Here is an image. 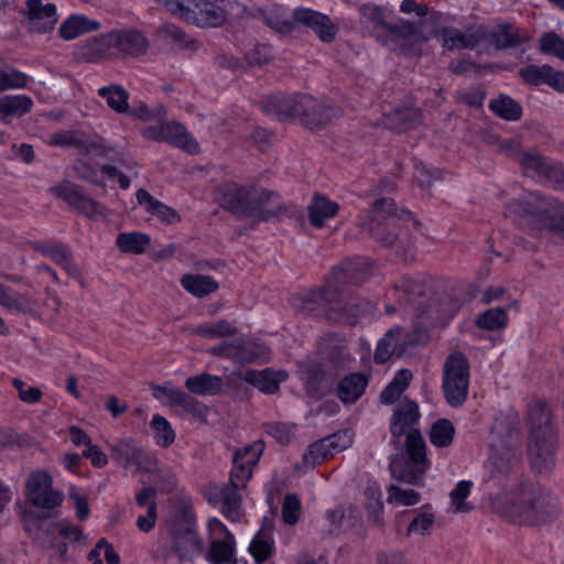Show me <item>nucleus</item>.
Listing matches in <instances>:
<instances>
[{"instance_id":"obj_1","label":"nucleus","mask_w":564,"mask_h":564,"mask_svg":"<svg viewBox=\"0 0 564 564\" xmlns=\"http://www.w3.org/2000/svg\"><path fill=\"white\" fill-rule=\"evenodd\" d=\"M400 11L423 17V7L413 0H403ZM360 23L382 47L405 55H420L423 43V24L402 19L386 7L368 2L359 7Z\"/></svg>"},{"instance_id":"obj_2","label":"nucleus","mask_w":564,"mask_h":564,"mask_svg":"<svg viewBox=\"0 0 564 564\" xmlns=\"http://www.w3.org/2000/svg\"><path fill=\"white\" fill-rule=\"evenodd\" d=\"M491 509L502 518L529 524L549 523L561 513L557 497L531 480H521L510 492L495 496Z\"/></svg>"},{"instance_id":"obj_3","label":"nucleus","mask_w":564,"mask_h":564,"mask_svg":"<svg viewBox=\"0 0 564 564\" xmlns=\"http://www.w3.org/2000/svg\"><path fill=\"white\" fill-rule=\"evenodd\" d=\"M492 435L497 442L491 445L492 451L484 465L482 481L488 490H501L500 492H491V498L500 494L510 492L521 481L512 484L517 479L518 467L520 463L519 455L512 448L513 443L518 438V430L516 421L509 422L505 433V422L497 419L491 429Z\"/></svg>"},{"instance_id":"obj_4","label":"nucleus","mask_w":564,"mask_h":564,"mask_svg":"<svg viewBox=\"0 0 564 564\" xmlns=\"http://www.w3.org/2000/svg\"><path fill=\"white\" fill-rule=\"evenodd\" d=\"M221 206L234 213L268 221L286 213L278 194L261 191L254 198L250 191L236 184L227 185L220 198Z\"/></svg>"},{"instance_id":"obj_5","label":"nucleus","mask_w":564,"mask_h":564,"mask_svg":"<svg viewBox=\"0 0 564 564\" xmlns=\"http://www.w3.org/2000/svg\"><path fill=\"white\" fill-rule=\"evenodd\" d=\"M321 302L328 319L347 325H355L360 316L370 308V303L359 297L340 292L335 285L313 292L302 300L300 308L307 314L314 312V303Z\"/></svg>"},{"instance_id":"obj_6","label":"nucleus","mask_w":564,"mask_h":564,"mask_svg":"<svg viewBox=\"0 0 564 564\" xmlns=\"http://www.w3.org/2000/svg\"><path fill=\"white\" fill-rule=\"evenodd\" d=\"M229 0H182L175 17L198 28L221 26L228 18Z\"/></svg>"},{"instance_id":"obj_7","label":"nucleus","mask_w":564,"mask_h":564,"mask_svg":"<svg viewBox=\"0 0 564 564\" xmlns=\"http://www.w3.org/2000/svg\"><path fill=\"white\" fill-rule=\"evenodd\" d=\"M390 471L394 479L412 485L420 482L423 477V436L420 430L414 429L406 434L404 454L391 460Z\"/></svg>"},{"instance_id":"obj_8","label":"nucleus","mask_w":564,"mask_h":564,"mask_svg":"<svg viewBox=\"0 0 564 564\" xmlns=\"http://www.w3.org/2000/svg\"><path fill=\"white\" fill-rule=\"evenodd\" d=\"M443 390L452 408L462 406L468 397L469 365L466 357L456 352L448 357L444 367Z\"/></svg>"},{"instance_id":"obj_9","label":"nucleus","mask_w":564,"mask_h":564,"mask_svg":"<svg viewBox=\"0 0 564 564\" xmlns=\"http://www.w3.org/2000/svg\"><path fill=\"white\" fill-rule=\"evenodd\" d=\"M523 213L531 215L543 227L564 237V205L553 198L531 193L523 197Z\"/></svg>"},{"instance_id":"obj_10","label":"nucleus","mask_w":564,"mask_h":564,"mask_svg":"<svg viewBox=\"0 0 564 564\" xmlns=\"http://www.w3.org/2000/svg\"><path fill=\"white\" fill-rule=\"evenodd\" d=\"M536 425L534 434L530 437L528 449L529 460L532 468L539 473H550L556 463L557 437L555 431H542Z\"/></svg>"},{"instance_id":"obj_11","label":"nucleus","mask_w":564,"mask_h":564,"mask_svg":"<svg viewBox=\"0 0 564 564\" xmlns=\"http://www.w3.org/2000/svg\"><path fill=\"white\" fill-rule=\"evenodd\" d=\"M519 162L527 176L538 183L564 189V165L549 162L539 153H519Z\"/></svg>"},{"instance_id":"obj_12","label":"nucleus","mask_w":564,"mask_h":564,"mask_svg":"<svg viewBox=\"0 0 564 564\" xmlns=\"http://www.w3.org/2000/svg\"><path fill=\"white\" fill-rule=\"evenodd\" d=\"M148 140L167 142L189 153L198 152V143L191 137L184 126L176 121H160L142 130Z\"/></svg>"},{"instance_id":"obj_13","label":"nucleus","mask_w":564,"mask_h":564,"mask_svg":"<svg viewBox=\"0 0 564 564\" xmlns=\"http://www.w3.org/2000/svg\"><path fill=\"white\" fill-rule=\"evenodd\" d=\"M30 502L42 509H53L63 501V494L52 488V477L44 470L32 473L26 481Z\"/></svg>"},{"instance_id":"obj_14","label":"nucleus","mask_w":564,"mask_h":564,"mask_svg":"<svg viewBox=\"0 0 564 564\" xmlns=\"http://www.w3.org/2000/svg\"><path fill=\"white\" fill-rule=\"evenodd\" d=\"M52 194L93 219L105 217V210L96 200L83 193L79 186L64 182L51 188Z\"/></svg>"},{"instance_id":"obj_15","label":"nucleus","mask_w":564,"mask_h":564,"mask_svg":"<svg viewBox=\"0 0 564 564\" xmlns=\"http://www.w3.org/2000/svg\"><path fill=\"white\" fill-rule=\"evenodd\" d=\"M205 496L209 502L223 506V514L229 521L238 522L241 519V496L235 487L218 484L209 485L205 489Z\"/></svg>"},{"instance_id":"obj_16","label":"nucleus","mask_w":564,"mask_h":564,"mask_svg":"<svg viewBox=\"0 0 564 564\" xmlns=\"http://www.w3.org/2000/svg\"><path fill=\"white\" fill-rule=\"evenodd\" d=\"M292 19L295 23L310 28L325 43L333 42L338 32L337 25L326 14L308 8L295 9Z\"/></svg>"},{"instance_id":"obj_17","label":"nucleus","mask_w":564,"mask_h":564,"mask_svg":"<svg viewBox=\"0 0 564 564\" xmlns=\"http://www.w3.org/2000/svg\"><path fill=\"white\" fill-rule=\"evenodd\" d=\"M113 43L112 31L89 37L78 45V56L88 63L117 58Z\"/></svg>"},{"instance_id":"obj_18","label":"nucleus","mask_w":564,"mask_h":564,"mask_svg":"<svg viewBox=\"0 0 564 564\" xmlns=\"http://www.w3.org/2000/svg\"><path fill=\"white\" fill-rule=\"evenodd\" d=\"M442 35L444 46L448 50H471L486 40L487 30L482 24H471L464 30L444 29Z\"/></svg>"},{"instance_id":"obj_19","label":"nucleus","mask_w":564,"mask_h":564,"mask_svg":"<svg viewBox=\"0 0 564 564\" xmlns=\"http://www.w3.org/2000/svg\"><path fill=\"white\" fill-rule=\"evenodd\" d=\"M301 107L303 109L313 107L311 96H273L270 97L264 104V110L268 113L275 116L280 120H286L290 118L299 119Z\"/></svg>"},{"instance_id":"obj_20","label":"nucleus","mask_w":564,"mask_h":564,"mask_svg":"<svg viewBox=\"0 0 564 564\" xmlns=\"http://www.w3.org/2000/svg\"><path fill=\"white\" fill-rule=\"evenodd\" d=\"M109 448L111 458L126 469L131 466L141 469L150 459L144 449L132 438L109 444Z\"/></svg>"},{"instance_id":"obj_21","label":"nucleus","mask_w":564,"mask_h":564,"mask_svg":"<svg viewBox=\"0 0 564 564\" xmlns=\"http://www.w3.org/2000/svg\"><path fill=\"white\" fill-rule=\"evenodd\" d=\"M519 76L528 85H547L557 91H564V72L555 70L547 64L541 66L531 64L521 67Z\"/></svg>"},{"instance_id":"obj_22","label":"nucleus","mask_w":564,"mask_h":564,"mask_svg":"<svg viewBox=\"0 0 564 564\" xmlns=\"http://www.w3.org/2000/svg\"><path fill=\"white\" fill-rule=\"evenodd\" d=\"M29 28L32 32L47 33L54 30L58 17L53 3L42 0H26Z\"/></svg>"},{"instance_id":"obj_23","label":"nucleus","mask_w":564,"mask_h":564,"mask_svg":"<svg viewBox=\"0 0 564 564\" xmlns=\"http://www.w3.org/2000/svg\"><path fill=\"white\" fill-rule=\"evenodd\" d=\"M112 36L117 58L140 56L149 47L147 37L135 30L112 31Z\"/></svg>"},{"instance_id":"obj_24","label":"nucleus","mask_w":564,"mask_h":564,"mask_svg":"<svg viewBox=\"0 0 564 564\" xmlns=\"http://www.w3.org/2000/svg\"><path fill=\"white\" fill-rule=\"evenodd\" d=\"M420 416L419 404L406 397L402 398L393 409L390 433L395 438L402 436L406 429L419 422Z\"/></svg>"},{"instance_id":"obj_25","label":"nucleus","mask_w":564,"mask_h":564,"mask_svg":"<svg viewBox=\"0 0 564 564\" xmlns=\"http://www.w3.org/2000/svg\"><path fill=\"white\" fill-rule=\"evenodd\" d=\"M31 247L44 257H48L56 264L61 265L72 276L79 275L78 268L72 261V252L64 243H55L51 241H35Z\"/></svg>"},{"instance_id":"obj_26","label":"nucleus","mask_w":564,"mask_h":564,"mask_svg":"<svg viewBox=\"0 0 564 564\" xmlns=\"http://www.w3.org/2000/svg\"><path fill=\"white\" fill-rule=\"evenodd\" d=\"M459 310V303L446 292L431 296L425 305V315L433 324H446Z\"/></svg>"},{"instance_id":"obj_27","label":"nucleus","mask_w":564,"mask_h":564,"mask_svg":"<svg viewBox=\"0 0 564 564\" xmlns=\"http://www.w3.org/2000/svg\"><path fill=\"white\" fill-rule=\"evenodd\" d=\"M227 343V358L239 362H253L268 360L269 351L265 347L248 341L243 337Z\"/></svg>"},{"instance_id":"obj_28","label":"nucleus","mask_w":564,"mask_h":564,"mask_svg":"<svg viewBox=\"0 0 564 564\" xmlns=\"http://www.w3.org/2000/svg\"><path fill=\"white\" fill-rule=\"evenodd\" d=\"M239 378L259 389L267 394H273L279 390V384L286 380L288 373L285 371H273L271 369L264 370H248L245 373H239Z\"/></svg>"},{"instance_id":"obj_29","label":"nucleus","mask_w":564,"mask_h":564,"mask_svg":"<svg viewBox=\"0 0 564 564\" xmlns=\"http://www.w3.org/2000/svg\"><path fill=\"white\" fill-rule=\"evenodd\" d=\"M369 263L365 259H352L334 268L335 284H358L366 281Z\"/></svg>"},{"instance_id":"obj_30","label":"nucleus","mask_w":564,"mask_h":564,"mask_svg":"<svg viewBox=\"0 0 564 564\" xmlns=\"http://www.w3.org/2000/svg\"><path fill=\"white\" fill-rule=\"evenodd\" d=\"M51 143L74 148L80 154H88L99 148V143L83 131H59L51 137Z\"/></svg>"},{"instance_id":"obj_31","label":"nucleus","mask_w":564,"mask_h":564,"mask_svg":"<svg viewBox=\"0 0 564 564\" xmlns=\"http://www.w3.org/2000/svg\"><path fill=\"white\" fill-rule=\"evenodd\" d=\"M33 100L24 95H8L0 98V121L9 123L12 118L30 112Z\"/></svg>"},{"instance_id":"obj_32","label":"nucleus","mask_w":564,"mask_h":564,"mask_svg":"<svg viewBox=\"0 0 564 564\" xmlns=\"http://www.w3.org/2000/svg\"><path fill=\"white\" fill-rule=\"evenodd\" d=\"M367 386V376L354 372L339 381L337 395L344 403H354L364 394Z\"/></svg>"},{"instance_id":"obj_33","label":"nucleus","mask_w":564,"mask_h":564,"mask_svg":"<svg viewBox=\"0 0 564 564\" xmlns=\"http://www.w3.org/2000/svg\"><path fill=\"white\" fill-rule=\"evenodd\" d=\"M392 216H397L398 220L404 223H412L413 227L419 229V220L413 219L412 214L409 210L397 212L395 203L392 198H380L375 200L372 205L371 218L372 223H380L381 220L388 221Z\"/></svg>"},{"instance_id":"obj_34","label":"nucleus","mask_w":564,"mask_h":564,"mask_svg":"<svg viewBox=\"0 0 564 564\" xmlns=\"http://www.w3.org/2000/svg\"><path fill=\"white\" fill-rule=\"evenodd\" d=\"M339 206L325 196L315 195L307 207L308 220L315 228L324 226L327 219L334 218L338 213Z\"/></svg>"},{"instance_id":"obj_35","label":"nucleus","mask_w":564,"mask_h":564,"mask_svg":"<svg viewBox=\"0 0 564 564\" xmlns=\"http://www.w3.org/2000/svg\"><path fill=\"white\" fill-rule=\"evenodd\" d=\"M311 100L313 102V107H308L307 109H303L301 107L299 119L302 124L310 129L321 128L330 121L334 116V111L332 108L317 101L312 96Z\"/></svg>"},{"instance_id":"obj_36","label":"nucleus","mask_w":564,"mask_h":564,"mask_svg":"<svg viewBox=\"0 0 564 564\" xmlns=\"http://www.w3.org/2000/svg\"><path fill=\"white\" fill-rule=\"evenodd\" d=\"M185 387L189 392L194 394L214 395L221 390L223 380L220 377L205 372L187 378L185 381Z\"/></svg>"},{"instance_id":"obj_37","label":"nucleus","mask_w":564,"mask_h":564,"mask_svg":"<svg viewBox=\"0 0 564 564\" xmlns=\"http://www.w3.org/2000/svg\"><path fill=\"white\" fill-rule=\"evenodd\" d=\"M402 335L403 328L401 327H394L384 334V336L379 340L375 351V361L377 364H384L394 354L402 352V349L398 351V347L402 338Z\"/></svg>"},{"instance_id":"obj_38","label":"nucleus","mask_w":564,"mask_h":564,"mask_svg":"<svg viewBox=\"0 0 564 564\" xmlns=\"http://www.w3.org/2000/svg\"><path fill=\"white\" fill-rule=\"evenodd\" d=\"M455 426L448 419H436L430 426L429 438L433 446L447 448L453 444Z\"/></svg>"},{"instance_id":"obj_39","label":"nucleus","mask_w":564,"mask_h":564,"mask_svg":"<svg viewBox=\"0 0 564 564\" xmlns=\"http://www.w3.org/2000/svg\"><path fill=\"white\" fill-rule=\"evenodd\" d=\"M100 23L84 15H72L59 26V34L64 40H73L85 32L98 30Z\"/></svg>"},{"instance_id":"obj_40","label":"nucleus","mask_w":564,"mask_h":564,"mask_svg":"<svg viewBox=\"0 0 564 564\" xmlns=\"http://www.w3.org/2000/svg\"><path fill=\"white\" fill-rule=\"evenodd\" d=\"M173 545L181 557H187L200 550V541L191 527L178 529L173 533Z\"/></svg>"},{"instance_id":"obj_41","label":"nucleus","mask_w":564,"mask_h":564,"mask_svg":"<svg viewBox=\"0 0 564 564\" xmlns=\"http://www.w3.org/2000/svg\"><path fill=\"white\" fill-rule=\"evenodd\" d=\"M98 95L104 98L113 111L117 113H127L129 111V93L120 85H109L98 89Z\"/></svg>"},{"instance_id":"obj_42","label":"nucleus","mask_w":564,"mask_h":564,"mask_svg":"<svg viewBox=\"0 0 564 564\" xmlns=\"http://www.w3.org/2000/svg\"><path fill=\"white\" fill-rule=\"evenodd\" d=\"M528 421L530 424L531 435L534 434L536 425H541L540 429L542 431H555L552 423L551 410L549 405L541 400H534L529 404Z\"/></svg>"},{"instance_id":"obj_43","label":"nucleus","mask_w":564,"mask_h":564,"mask_svg":"<svg viewBox=\"0 0 564 564\" xmlns=\"http://www.w3.org/2000/svg\"><path fill=\"white\" fill-rule=\"evenodd\" d=\"M412 378L410 370L401 369L397 372L393 380L383 389L380 400L383 404H392L401 400V394L409 386Z\"/></svg>"},{"instance_id":"obj_44","label":"nucleus","mask_w":564,"mask_h":564,"mask_svg":"<svg viewBox=\"0 0 564 564\" xmlns=\"http://www.w3.org/2000/svg\"><path fill=\"white\" fill-rule=\"evenodd\" d=\"M2 306L7 310L28 315H36L39 313V302L36 299L28 294L11 292L10 290H8Z\"/></svg>"},{"instance_id":"obj_45","label":"nucleus","mask_w":564,"mask_h":564,"mask_svg":"<svg viewBox=\"0 0 564 564\" xmlns=\"http://www.w3.org/2000/svg\"><path fill=\"white\" fill-rule=\"evenodd\" d=\"M182 286L193 295L203 297L218 290V283L208 275H186L182 279Z\"/></svg>"},{"instance_id":"obj_46","label":"nucleus","mask_w":564,"mask_h":564,"mask_svg":"<svg viewBox=\"0 0 564 564\" xmlns=\"http://www.w3.org/2000/svg\"><path fill=\"white\" fill-rule=\"evenodd\" d=\"M116 243L123 252L140 254L150 243V237L139 231L121 232L117 236Z\"/></svg>"},{"instance_id":"obj_47","label":"nucleus","mask_w":564,"mask_h":564,"mask_svg":"<svg viewBox=\"0 0 564 564\" xmlns=\"http://www.w3.org/2000/svg\"><path fill=\"white\" fill-rule=\"evenodd\" d=\"M237 332V328L225 319L205 323L192 329L193 334L212 339L235 336Z\"/></svg>"},{"instance_id":"obj_48","label":"nucleus","mask_w":564,"mask_h":564,"mask_svg":"<svg viewBox=\"0 0 564 564\" xmlns=\"http://www.w3.org/2000/svg\"><path fill=\"white\" fill-rule=\"evenodd\" d=\"M171 406L180 415L188 414L200 420L207 415V406L184 391L181 392Z\"/></svg>"},{"instance_id":"obj_49","label":"nucleus","mask_w":564,"mask_h":564,"mask_svg":"<svg viewBox=\"0 0 564 564\" xmlns=\"http://www.w3.org/2000/svg\"><path fill=\"white\" fill-rule=\"evenodd\" d=\"M398 217L392 216L386 223H372L371 235L372 237L383 247H392L398 240L399 235L394 232V229L399 225Z\"/></svg>"},{"instance_id":"obj_50","label":"nucleus","mask_w":564,"mask_h":564,"mask_svg":"<svg viewBox=\"0 0 564 564\" xmlns=\"http://www.w3.org/2000/svg\"><path fill=\"white\" fill-rule=\"evenodd\" d=\"M489 108L495 115L509 121L518 120L522 115L521 106L508 96H500L491 100Z\"/></svg>"},{"instance_id":"obj_51","label":"nucleus","mask_w":564,"mask_h":564,"mask_svg":"<svg viewBox=\"0 0 564 564\" xmlns=\"http://www.w3.org/2000/svg\"><path fill=\"white\" fill-rule=\"evenodd\" d=\"M491 42L496 48L506 50L518 46L522 37L511 25L501 24L491 33Z\"/></svg>"},{"instance_id":"obj_52","label":"nucleus","mask_w":564,"mask_h":564,"mask_svg":"<svg viewBox=\"0 0 564 564\" xmlns=\"http://www.w3.org/2000/svg\"><path fill=\"white\" fill-rule=\"evenodd\" d=\"M419 111L413 108L397 110L384 118L386 127L395 131L408 130L417 119Z\"/></svg>"},{"instance_id":"obj_53","label":"nucleus","mask_w":564,"mask_h":564,"mask_svg":"<svg viewBox=\"0 0 564 564\" xmlns=\"http://www.w3.org/2000/svg\"><path fill=\"white\" fill-rule=\"evenodd\" d=\"M235 552V540H213L208 551V560L213 564H227Z\"/></svg>"},{"instance_id":"obj_54","label":"nucleus","mask_w":564,"mask_h":564,"mask_svg":"<svg viewBox=\"0 0 564 564\" xmlns=\"http://www.w3.org/2000/svg\"><path fill=\"white\" fill-rule=\"evenodd\" d=\"M151 427L154 431L156 444L161 447L166 448L175 441V432L164 416L154 414L151 421Z\"/></svg>"},{"instance_id":"obj_55","label":"nucleus","mask_w":564,"mask_h":564,"mask_svg":"<svg viewBox=\"0 0 564 564\" xmlns=\"http://www.w3.org/2000/svg\"><path fill=\"white\" fill-rule=\"evenodd\" d=\"M508 321L503 308H490L479 314L476 318V325L487 330H497L506 326Z\"/></svg>"},{"instance_id":"obj_56","label":"nucleus","mask_w":564,"mask_h":564,"mask_svg":"<svg viewBox=\"0 0 564 564\" xmlns=\"http://www.w3.org/2000/svg\"><path fill=\"white\" fill-rule=\"evenodd\" d=\"M539 47L543 54L564 61V39L556 32L544 33L540 39Z\"/></svg>"},{"instance_id":"obj_57","label":"nucleus","mask_w":564,"mask_h":564,"mask_svg":"<svg viewBox=\"0 0 564 564\" xmlns=\"http://www.w3.org/2000/svg\"><path fill=\"white\" fill-rule=\"evenodd\" d=\"M28 85V76L13 68L0 67V91L20 89Z\"/></svg>"},{"instance_id":"obj_58","label":"nucleus","mask_w":564,"mask_h":564,"mask_svg":"<svg viewBox=\"0 0 564 564\" xmlns=\"http://www.w3.org/2000/svg\"><path fill=\"white\" fill-rule=\"evenodd\" d=\"M471 487V481L460 480L451 491L449 497L455 511L465 513L471 510V506L466 502V498L469 496Z\"/></svg>"},{"instance_id":"obj_59","label":"nucleus","mask_w":564,"mask_h":564,"mask_svg":"<svg viewBox=\"0 0 564 564\" xmlns=\"http://www.w3.org/2000/svg\"><path fill=\"white\" fill-rule=\"evenodd\" d=\"M262 19L269 28L279 33L286 34L294 29V20L291 21L282 18L276 9L263 11Z\"/></svg>"},{"instance_id":"obj_60","label":"nucleus","mask_w":564,"mask_h":564,"mask_svg":"<svg viewBox=\"0 0 564 564\" xmlns=\"http://www.w3.org/2000/svg\"><path fill=\"white\" fill-rule=\"evenodd\" d=\"M232 469L230 471V479L227 484H221L223 486H232L235 489H242L247 486L248 480L251 478L252 475V467L239 463L236 460H232Z\"/></svg>"},{"instance_id":"obj_61","label":"nucleus","mask_w":564,"mask_h":564,"mask_svg":"<svg viewBox=\"0 0 564 564\" xmlns=\"http://www.w3.org/2000/svg\"><path fill=\"white\" fill-rule=\"evenodd\" d=\"M301 516V501L294 494H288L283 499L282 505V519L289 524H295Z\"/></svg>"},{"instance_id":"obj_62","label":"nucleus","mask_w":564,"mask_h":564,"mask_svg":"<svg viewBox=\"0 0 564 564\" xmlns=\"http://www.w3.org/2000/svg\"><path fill=\"white\" fill-rule=\"evenodd\" d=\"M333 455L334 452L330 446H328V443L322 440L310 446L307 453L304 454L303 459L305 464L315 466L321 464L328 456Z\"/></svg>"},{"instance_id":"obj_63","label":"nucleus","mask_w":564,"mask_h":564,"mask_svg":"<svg viewBox=\"0 0 564 564\" xmlns=\"http://www.w3.org/2000/svg\"><path fill=\"white\" fill-rule=\"evenodd\" d=\"M263 449L264 444L262 442H254L251 445L238 449L235 453L234 460L243 463L253 468V466L257 465Z\"/></svg>"},{"instance_id":"obj_64","label":"nucleus","mask_w":564,"mask_h":564,"mask_svg":"<svg viewBox=\"0 0 564 564\" xmlns=\"http://www.w3.org/2000/svg\"><path fill=\"white\" fill-rule=\"evenodd\" d=\"M388 502H398L403 506H412L420 501V494L412 489H401L395 485L388 488Z\"/></svg>"}]
</instances>
